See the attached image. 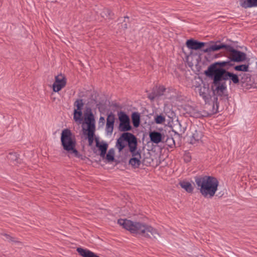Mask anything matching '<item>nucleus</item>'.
I'll return each mask as SVG.
<instances>
[{"label":"nucleus","mask_w":257,"mask_h":257,"mask_svg":"<svg viewBox=\"0 0 257 257\" xmlns=\"http://www.w3.org/2000/svg\"><path fill=\"white\" fill-rule=\"evenodd\" d=\"M117 223L132 233L138 234L144 237H151L152 236L156 237V235L158 234L155 229L146 224L133 222L126 219H118Z\"/></svg>","instance_id":"nucleus-1"},{"label":"nucleus","mask_w":257,"mask_h":257,"mask_svg":"<svg viewBox=\"0 0 257 257\" xmlns=\"http://www.w3.org/2000/svg\"><path fill=\"white\" fill-rule=\"evenodd\" d=\"M195 182L201 195L205 198L213 197L217 191L219 181L211 176H202L195 179Z\"/></svg>","instance_id":"nucleus-2"},{"label":"nucleus","mask_w":257,"mask_h":257,"mask_svg":"<svg viewBox=\"0 0 257 257\" xmlns=\"http://www.w3.org/2000/svg\"><path fill=\"white\" fill-rule=\"evenodd\" d=\"M228 62L223 61L220 62H216L213 64V67L210 69V72H213L215 76L214 77V81L216 83L218 80H226L228 79L234 83L237 84L239 82V78L237 75L226 71L222 67L225 66Z\"/></svg>","instance_id":"nucleus-3"},{"label":"nucleus","mask_w":257,"mask_h":257,"mask_svg":"<svg viewBox=\"0 0 257 257\" xmlns=\"http://www.w3.org/2000/svg\"><path fill=\"white\" fill-rule=\"evenodd\" d=\"M61 142L64 150L73 154L75 157H78V152L75 148L76 144L75 138L70 130L65 129L62 131Z\"/></svg>","instance_id":"nucleus-4"},{"label":"nucleus","mask_w":257,"mask_h":257,"mask_svg":"<svg viewBox=\"0 0 257 257\" xmlns=\"http://www.w3.org/2000/svg\"><path fill=\"white\" fill-rule=\"evenodd\" d=\"M124 141L128 144L130 152L134 153L137 149L138 142L135 136L130 133H123L120 137L117 140L116 146L119 151H121L125 146Z\"/></svg>","instance_id":"nucleus-5"},{"label":"nucleus","mask_w":257,"mask_h":257,"mask_svg":"<svg viewBox=\"0 0 257 257\" xmlns=\"http://www.w3.org/2000/svg\"><path fill=\"white\" fill-rule=\"evenodd\" d=\"M84 121L87 125V128L86 131L87 132V135L89 145L91 146L93 142L95 131V120L93 114L92 113L89 114L85 117Z\"/></svg>","instance_id":"nucleus-6"},{"label":"nucleus","mask_w":257,"mask_h":257,"mask_svg":"<svg viewBox=\"0 0 257 257\" xmlns=\"http://www.w3.org/2000/svg\"><path fill=\"white\" fill-rule=\"evenodd\" d=\"M118 119L120 121L119 129L120 131L126 132L131 130L130 119L128 115L123 112H120L118 113Z\"/></svg>","instance_id":"nucleus-7"},{"label":"nucleus","mask_w":257,"mask_h":257,"mask_svg":"<svg viewBox=\"0 0 257 257\" xmlns=\"http://www.w3.org/2000/svg\"><path fill=\"white\" fill-rule=\"evenodd\" d=\"M213 67V64L210 65L207 70L205 71V74L208 77L211 78L213 79V84L215 86H216V90L217 91H220L221 92H223L224 90L226 89V86L224 83H220L221 80H218L216 83L214 81V77L215 74L213 72H210V69H211Z\"/></svg>","instance_id":"nucleus-8"},{"label":"nucleus","mask_w":257,"mask_h":257,"mask_svg":"<svg viewBox=\"0 0 257 257\" xmlns=\"http://www.w3.org/2000/svg\"><path fill=\"white\" fill-rule=\"evenodd\" d=\"M66 84V79L62 75L55 76V81L53 84L52 88L54 92H58L63 88Z\"/></svg>","instance_id":"nucleus-9"},{"label":"nucleus","mask_w":257,"mask_h":257,"mask_svg":"<svg viewBox=\"0 0 257 257\" xmlns=\"http://www.w3.org/2000/svg\"><path fill=\"white\" fill-rule=\"evenodd\" d=\"M230 57L234 61L241 62L245 59V55L244 53L232 49L230 51Z\"/></svg>","instance_id":"nucleus-10"},{"label":"nucleus","mask_w":257,"mask_h":257,"mask_svg":"<svg viewBox=\"0 0 257 257\" xmlns=\"http://www.w3.org/2000/svg\"><path fill=\"white\" fill-rule=\"evenodd\" d=\"M186 46L190 49L198 50L205 45L203 42H199L193 39H190L186 41Z\"/></svg>","instance_id":"nucleus-11"},{"label":"nucleus","mask_w":257,"mask_h":257,"mask_svg":"<svg viewBox=\"0 0 257 257\" xmlns=\"http://www.w3.org/2000/svg\"><path fill=\"white\" fill-rule=\"evenodd\" d=\"M133 158L130 160V164L134 168H138L139 167L141 164L140 159L141 154L137 151V150L134 151V153H132Z\"/></svg>","instance_id":"nucleus-12"},{"label":"nucleus","mask_w":257,"mask_h":257,"mask_svg":"<svg viewBox=\"0 0 257 257\" xmlns=\"http://www.w3.org/2000/svg\"><path fill=\"white\" fill-rule=\"evenodd\" d=\"M198 93L201 97L207 102L210 98L209 89L207 86L204 85L198 87Z\"/></svg>","instance_id":"nucleus-13"},{"label":"nucleus","mask_w":257,"mask_h":257,"mask_svg":"<svg viewBox=\"0 0 257 257\" xmlns=\"http://www.w3.org/2000/svg\"><path fill=\"white\" fill-rule=\"evenodd\" d=\"M114 117L113 115H108L106 119V131L108 134H111L114 126Z\"/></svg>","instance_id":"nucleus-14"},{"label":"nucleus","mask_w":257,"mask_h":257,"mask_svg":"<svg viewBox=\"0 0 257 257\" xmlns=\"http://www.w3.org/2000/svg\"><path fill=\"white\" fill-rule=\"evenodd\" d=\"M150 140L153 143L158 144L162 141V135L156 131L150 132L149 134Z\"/></svg>","instance_id":"nucleus-15"},{"label":"nucleus","mask_w":257,"mask_h":257,"mask_svg":"<svg viewBox=\"0 0 257 257\" xmlns=\"http://www.w3.org/2000/svg\"><path fill=\"white\" fill-rule=\"evenodd\" d=\"M96 146L100 151V156L103 158L104 157L108 148V145L104 142H99L98 140H96Z\"/></svg>","instance_id":"nucleus-16"},{"label":"nucleus","mask_w":257,"mask_h":257,"mask_svg":"<svg viewBox=\"0 0 257 257\" xmlns=\"http://www.w3.org/2000/svg\"><path fill=\"white\" fill-rule=\"evenodd\" d=\"M240 5L244 8L257 7V0H244Z\"/></svg>","instance_id":"nucleus-17"},{"label":"nucleus","mask_w":257,"mask_h":257,"mask_svg":"<svg viewBox=\"0 0 257 257\" xmlns=\"http://www.w3.org/2000/svg\"><path fill=\"white\" fill-rule=\"evenodd\" d=\"M180 185L187 192L191 193L193 191V187L189 182L183 181L180 182Z\"/></svg>","instance_id":"nucleus-18"},{"label":"nucleus","mask_w":257,"mask_h":257,"mask_svg":"<svg viewBox=\"0 0 257 257\" xmlns=\"http://www.w3.org/2000/svg\"><path fill=\"white\" fill-rule=\"evenodd\" d=\"M132 119L134 126L137 127L140 123V115L138 112H133L132 114Z\"/></svg>","instance_id":"nucleus-19"},{"label":"nucleus","mask_w":257,"mask_h":257,"mask_svg":"<svg viewBox=\"0 0 257 257\" xmlns=\"http://www.w3.org/2000/svg\"><path fill=\"white\" fill-rule=\"evenodd\" d=\"M202 137L203 134L201 132L195 131L192 136L191 143L194 144L195 142H199L202 139Z\"/></svg>","instance_id":"nucleus-20"},{"label":"nucleus","mask_w":257,"mask_h":257,"mask_svg":"<svg viewBox=\"0 0 257 257\" xmlns=\"http://www.w3.org/2000/svg\"><path fill=\"white\" fill-rule=\"evenodd\" d=\"M73 118L75 122L80 124L82 122V112L81 110H74Z\"/></svg>","instance_id":"nucleus-21"},{"label":"nucleus","mask_w":257,"mask_h":257,"mask_svg":"<svg viewBox=\"0 0 257 257\" xmlns=\"http://www.w3.org/2000/svg\"><path fill=\"white\" fill-rule=\"evenodd\" d=\"M227 45L225 44H214L210 46V47L208 49L205 50V52H207L208 51H218L219 50H220L221 49L226 48L227 47Z\"/></svg>","instance_id":"nucleus-22"},{"label":"nucleus","mask_w":257,"mask_h":257,"mask_svg":"<svg viewBox=\"0 0 257 257\" xmlns=\"http://www.w3.org/2000/svg\"><path fill=\"white\" fill-rule=\"evenodd\" d=\"M234 69L236 71L246 72L248 71V66L245 64L239 65L235 66Z\"/></svg>","instance_id":"nucleus-23"},{"label":"nucleus","mask_w":257,"mask_h":257,"mask_svg":"<svg viewBox=\"0 0 257 257\" xmlns=\"http://www.w3.org/2000/svg\"><path fill=\"white\" fill-rule=\"evenodd\" d=\"M83 104H84L82 99L76 100L74 103V106L76 107V108L74 110L82 111Z\"/></svg>","instance_id":"nucleus-24"},{"label":"nucleus","mask_w":257,"mask_h":257,"mask_svg":"<svg viewBox=\"0 0 257 257\" xmlns=\"http://www.w3.org/2000/svg\"><path fill=\"white\" fill-rule=\"evenodd\" d=\"M114 153L113 150H109L106 155V159L108 162H112L114 160Z\"/></svg>","instance_id":"nucleus-25"},{"label":"nucleus","mask_w":257,"mask_h":257,"mask_svg":"<svg viewBox=\"0 0 257 257\" xmlns=\"http://www.w3.org/2000/svg\"><path fill=\"white\" fill-rule=\"evenodd\" d=\"M8 159L13 162L18 161V156L16 153H10L8 156Z\"/></svg>","instance_id":"nucleus-26"},{"label":"nucleus","mask_w":257,"mask_h":257,"mask_svg":"<svg viewBox=\"0 0 257 257\" xmlns=\"http://www.w3.org/2000/svg\"><path fill=\"white\" fill-rule=\"evenodd\" d=\"M155 122L157 124H162L165 121V117L162 115H157L155 119Z\"/></svg>","instance_id":"nucleus-27"},{"label":"nucleus","mask_w":257,"mask_h":257,"mask_svg":"<svg viewBox=\"0 0 257 257\" xmlns=\"http://www.w3.org/2000/svg\"><path fill=\"white\" fill-rule=\"evenodd\" d=\"M110 11L108 9L104 10L103 12L101 13V15L103 17H108L110 16Z\"/></svg>","instance_id":"nucleus-28"},{"label":"nucleus","mask_w":257,"mask_h":257,"mask_svg":"<svg viewBox=\"0 0 257 257\" xmlns=\"http://www.w3.org/2000/svg\"><path fill=\"white\" fill-rule=\"evenodd\" d=\"M3 236H4V238H3L4 239L7 240L8 241L12 240V241H14V240H13L12 239V237L11 236H10L9 234H7L6 233L4 234Z\"/></svg>","instance_id":"nucleus-29"},{"label":"nucleus","mask_w":257,"mask_h":257,"mask_svg":"<svg viewBox=\"0 0 257 257\" xmlns=\"http://www.w3.org/2000/svg\"><path fill=\"white\" fill-rule=\"evenodd\" d=\"M100 119L103 120H104V118L103 117H101Z\"/></svg>","instance_id":"nucleus-30"},{"label":"nucleus","mask_w":257,"mask_h":257,"mask_svg":"<svg viewBox=\"0 0 257 257\" xmlns=\"http://www.w3.org/2000/svg\"><path fill=\"white\" fill-rule=\"evenodd\" d=\"M161 89H162V90H165V89H164L163 87H162V88H161Z\"/></svg>","instance_id":"nucleus-31"},{"label":"nucleus","mask_w":257,"mask_h":257,"mask_svg":"<svg viewBox=\"0 0 257 257\" xmlns=\"http://www.w3.org/2000/svg\"><path fill=\"white\" fill-rule=\"evenodd\" d=\"M124 25H125L124 28H126V24H125Z\"/></svg>","instance_id":"nucleus-32"},{"label":"nucleus","mask_w":257,"mask_h":257,"mask_svg":"<svg viewBox=\"0 0 257 257\" xmlns=\"http://www.w3.org/2000/svg\"><path fill=\"white\" fill-rule=\"evenodd\" d=\"M125 19H128V17H126V18H125Z\"/></svg>","instance_id":"nucleus-33"}]
</instances>
